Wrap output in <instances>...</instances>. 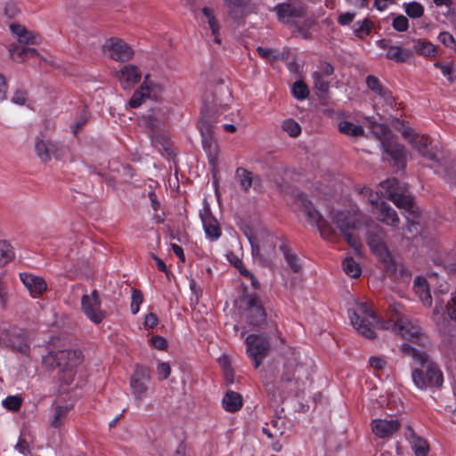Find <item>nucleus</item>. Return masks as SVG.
I'll use <instances>...</instances> for the list:
<instances>
[{"mask_svg": "<svg viewBox=\"0 0 456 456\" xmlns=\"http://www.w3.org/2000/svg\"><path fill=\"white\" fill-rule=\"evenodd\" d=\"M418 349L408 343L400 346V350L405 356L412 358L420 368L413 369L411 378L414 385L419 389L428 387H441L444 382L443 373L438 366L430 360L425 348Z\"/></svg>", "mask_w": 456, "mask_h": 456, "instance_id": "1", "label": "nucleus"}, {"mask_svg": "<svg viewBox=\"0 0 456 456\" xmlns=\"http://www.w3.org/2000/svg\"><path fill=\"white\" fill-rule=\"evenodd\" d=\"M388 320H379L378 329L392 330L403 338L420 347L428 348L431 342L417 323L413 322L401 311L400 304L390 305L387 313Z\"/></svg>", "mask_w": 456, "mask_h": 456, "instance_id": "2", "label": "nucleus"}, {"mask_svg": "<svg viewBox=\"0 0 456 456\" xmlns=\"http://www.w3.org/2000/svg\"><path fill=\"white\" fill-rule=\"evenodd\" d=\"M385 231L379 225L370 227L366 232V242L371 252L383 264L385 273L394 280L410 278V272L397 263L384 241Z\"/></svg>", "mask_w": 456, "mask_h": 456, "instance_id": "3", "label": "nucleus"}, {"mask_svg": "<svg viewBox=\"0 0 456 456\" xmlns=\"http://www.w3.org/2000/svg\"><path fill=\"white\" fill-rule=\"evenodd\" d=\"M310 369L296 357L288 358L282 367L279 385L295 395L303 393L310 381Z\"/></svg>", "mask_w": 456, "mask_h": 456, "instance_id": "4", "label": "nucleus"}, {"mask_svg": "<svg viewBox=\"0 0 456 456\" xmlns=\"http://www.w3.org/2000/svg\"><path fill=\"white\" fill-rule=\"evenodd\" d=\"M219 112L214 106L204 103L198 122L203 149L208 154L209 164L214 167L216 166L218 155V146L214 140L215 124L217 122Z\"/></svg>", "mask_w": 456, "mask_h": 456, "instance_id": "5", "label": "nucleus"}, {"mask_svg": "<svg viewBox=\"0 0 456 456\" xmlns=\"http://www.w3.org/2000/svg\"><path fill=\"white\" fill-rule=\"evenodd\" d=\"M82 359L83 354L81 351L65 349L50 352L44 357V362L52 368H60L64 372L61 379L64 383L69 384L74 376L73 369L82 362Z\"/></svg>", "mask_w": 456, "mask_h": 456, "instance_id": "6", "label": "nucleus"}, {"mask_svg": "<svg viewBox=\"0 0 456 456\" xmlns=\"http://www.w3.org/2000/svg\"><path fill=\"white\" fill-rule=\"evenodd\" d=\"M360 213L359 211L353 213L341 211L334 214L331 217L345 240L354 249H357L361 244L358 237L354 236L353 232L358 230L362 224H367L368 221H370V218H367Z\"/></svg>", "mask_w": 456, "mask_h": 456, "instance_id": "7", "label": "nucleus"}, {"mask_svg": "<svg viewBox=\"0 0 456 456\" xmlns=\"http://www.w3.org/2000/svg\"><path fill=\"white\" fill-rule=\"evenodd\" d=\"M348 314L352 325L359 334L370 339L375 338L373 325L376 323L378 327L379 319L366 303H361L354 310H349Z\"/></svg>", "mask_w": 456, "mask_h": 456, "instance_id": "8", "label": "nucleus"}, {"mask_svg": "<svg viewBox=\"0 0 456 456\" xmlns=\"http://www.w3.org/2000/svg\"><path fill=\"white\" fill-rule=\"evenodd\" d=\"M275 11L277 12V16L279 20L281 22L294 26L295 30L292 31L293 34L298 33L303 38H308V26L310 23L308 21H304L301 24L297 19L304 18L305 16V9L301 5H296L293 4H281L275 7Z\"/></svg>", "mask_w": 456, "mask_h": 456, "instance_id": "9", "label": "nucleus"}, {"mask_svg": "<svg viewBox=\"0 0 456 456\" xmlns=\"http://www.w3.org/2000/svg\"><path fill=\"white\" fill-rule=\"evenodd\" d=\"M296 204L305 214L308 222L317 226L321 236L330 240L335 235V231L331 225L323 218L321 213L314 207L313 203L304 193H299L296 198Z\"/></svg>", "mask_w": 456, "mask_h": 456, "instance_id": "10", "label": "nucleus"}, {"mask_svg": "<svg viewBox=\"0 0 456 456\" xmlns=\"http://www.w3.org/2000/svg\"><path fill=\"white\" fill-rule=\"evenodd\" d=\"M385 191V197L395 203L399 208H403L410 213H416L413 198L408 193L404 185H401L395 178L387 179L380 183Z\"/></svg>", "mask_w": 456, "mask_h": 456, "instance_id": "11", "label": "nucleus"}, {"mask_svg": "<svg viewBox=\"0 0 456 456\" xmlns=\"http://www.w3.org/2000/svg\"><path fill=\"white\" fill-rule=\"evenodd\" d=\"M72 289L82 290L84 295L81 298V310L83 314L94 323H101L106 317V314L102 310V301L99 292L94 289L90 294L86 293V289L81 284H76Z\"/></svg>", "mask_w": 456, "mask_h": 456, "instance_id": "12", "label": "nucleus"}, {"mask_svg": "<svg viewBox=\"0 0 456 456\" xmlns=\"http://www.w3.org/2000/svg\"><path fill=\"white\" fill-rule=\"evenodd\" d=\"M247 354L251 359L253 366L257 369L263 361L269 356L272 346L268 336L250 334L245 339Z\"/></svg>", "mask_w": 456, "mask_h": 456, "instance_id": "13", "label": "nucleus"}, {"mask_svg": "<svg viewBox=\"0 0 456 456\" xmlns=\"http://www.w3.org/2000/svg\"><path fill=\"white\" fill-rule=\"evenodd\" d=\"M360 193L363 197H368V201L372 205L376 206L377 208V219L393 227H397L400 222L396 211L387 202H379V197L377 193H374L370 188L363 187Z\"/></svg>", "mask_w": 456, "mask_h": 456, "instance_id": "14", "label": "nucleus"}, {"mask_svg": "<svg viewBox=\"0 0 456 456\" xmlns=\"http://www.w3.org/2000/svg\"><path fill=\"white\" fill-rule=\"evenodd\" d=\"M0 340L6 346L22 355L28 356L30 353V338L28 332L23 329L11 327L8 330H4L0 333Z\"/></svg>", "mask_w": 456, "mask_h": 456, "instance_id": "15", "label": "nucleus"}, {"mask_svg": "<svg viewBox=\"0 0 456 456\" xmlns=\"http://www.w3.org/2000/svg\"><path fill=\"white\" fill-rule=\"evenodd\" d=\"M402 135L418 151L424 158L434 161L437 166H444V160L436 156L433 149H428L431 139L428 135L417 134L412 128L406 127L402 131Z\"/></svg>", "mask_w": 456, "mask_h": 456, "instance_id": "16", "label": "nucleus"}, {"mask_svg": "<svg viewBox=\"0 0 456 456\" xmlns=\"http://www.w3.org/2000/svg\"><path fill=\"white\" fill-rule=\"evenodd\" d=\"M35 151L40 161L46 164L52 159L61 160L69 152V148L60 142L37 138L35 143Z\"/></svg>", "mask_w": 456, "mask_h": 456, "instance_id": "17", "label": "nucleus"}, {"mask_svg": "<svg viewBox=\"0 0 456 456\" xmlns=\"http://www.w3.org/2000/svg\"><path fill=\"white\" fill-rule=\"evenodd\" d=\"M245 299L248 324L257 328L268 326L266 322V313L258 297L255 294H248L245 296Z\"/></svg>", "mask_w": 456, "mask_h": 456, "instance_id": "18", "label": "nucleus"}, {"mask_svg": "<svg viewBox=\"0 0 456 456\" xmlns=\"http://www.w3.org/2000/svg\"><path fill=\"white\" fill-rule=\"evenodd\" d=\"M151 380V370L142 365H137L130 379V387L134 399L141 402L146 395L147 383Z\"/></svg>", "mask_w": 456, "mask_h": 456, "instance_id": "19", "label": "nucleus"}, {"mask_svg": "<svg viewBox=\"0 0 456 456\" xmlns=\"http://www.w3.org/2000/svg\"><path fill=\"white\" fill-rule=\"evenodd\" d=\"M103 52L109 56L120 62L131 60L134 56V50L123 40L118 38L108 39L102 46Z\"/></svg>", "mask_w": 456, "mask_h": 456, "instance_id": "20", "label": "nucleus"}, {"mask_svg": "<svg viewBox=\"0 0 456 456\" xmlns=\"http://www.w3.org/2000/svg\"><path fill=\"white\" fill-rule=\"evenodd\" d=\"M200 216L208 238L212 240H217L221 234V228L216 217L213 216L208 202L204 200L203 209L200 212Z\"/></svg>", "mask_w": 456, "mask_h": 456, "instance_id": "21", "label": "nucleus"}, {"mask_svg": "<svg viewBox=\"0 0 456 456\" xmlns=\"http://www.w3.org/2000/svg\"><path fill=\"white\" fill-rule=\"evenodd\" d=\"M116 77L123 89L129 90L141 80L142 71L136 65L126 64L116 72Z\"/></svg>", "mask_w": 456, "mask_h": 456, "instance_id": "22", "label": "nucleus"}, {"mask_svg": "<svg viewBox=\"0 0 456 456\" xmlns=\"http://www.w3.org/2000/svg\"><path fill=\"white\" fill-rule=\"evenodd\" d=\"M381 148L385 153L393 159L394 165L398 170L404 168L405 149L402 144L393 140V138L386 139L382 141Z\"/></svg>", "mask_w": 456, "mask_h": 456, "instance_id": "23", "label": "nucleus"}, {"mask_svg": "<svg viewBox=\"0 0 456 456\" xmlns=\"http://www.w3.org/2000/svg\"><path fill=\"white\" fill-rule=\"evenodd\" d=\"M401 422L397 419H377L371 422L372 432L380 438L393 436L399 430Z\"/></svg>", "mask_w": 456, "mask_h": 456, "instance_id": "24", "label": "nucleus"}, {"mask_svg": "<svg viewBox=\"0 0 456 456\" xmlns=\"http://www.w3.org/2000/svg\"><path fill=\"white\" fill-rule=\"evenodd\" d=\"M155 86L151 80H150V75L144 76V80L141 86L134 92L132 97L129 100V106L131 108L140 107L147 98H151V94L154 92Z\"/></svg>", "mask_w": 456, "mask_h": 456, "instance_id": "25", "label": "nucleus"}, {"mask_svg": "<svg viewBox=\"0 0 456 456\" xmlns=\"http://www.w3.org/2000/svg\"><path fill=\"white\" fill-rule=\"evenodd\" d=\"M20 280L31 294L40 295L47 289L43 278L29 273H20Z\"/></svg>", "mask_w": 456, "mask_h": 456, "instance_id": "26", "label": "nucleus"}, {"mask_svg": "<svg viewBox=\"0 0 456 456\" xmlns=\"http://www.w3.org/2000/svg\"><path fill=\"white\" fill-rule=\"evenodd\" d=\"M202 13L205 16V18L207 19V22L211 30L212 36L214 37L215 43L217 45H220L221 44V38H220V33H219L220 32V24L214 13V10L209 7H203Z\"/></svg>", "mask_w": 456, "mask_h": 456, "instance_id": "27", "label": "nucleus"}, {"mask_svg": "<svg viewBox=\"0 0 456 456\" xmlns=\"http://www.w3.org/2000/svg\"><path fill=\"white\" fill-rule=\"evenodd\" d=\"M223 406L225 411L235 412L242 406V397L239 393L233 391H227L223 398Z\"/></svg>", "mask_w": 456, "mask_h": 456, "instance_id": "28", "label": "nucleus"}, {"mask_svg": "<svg viewBox=\"0 0 456 456\" xmlns=\"http://www.w3.org/2000/svg\"><path fill=\"white\" fill-rule=\"evenodd\" d=\"M9 52L12 59H20V61H26L30 58L37 57L38 55L37 51L35 48L20 46V45H11Z\"/></svg>", "mask_w": 456, "mask_h": 456, "instance_id": "29", "label": "nucleus"}, {"mask_svg": "<svg viewBox=\"0 0 456 456\" xmlns=\"http://www.w3.org/2000/svg\"><path fill=\"white\" fill-rule=\"evenodd\" d=\"M414 286L416 293L419 294L421 302L425 305L430 306L432 304V297L428 289L427 280L422 277H417L414 281Z\"/></svg>", "mask_w": 456, "mask_h": 456, "instance_id": "30", "label": "nucleus"}, {"mask_svg": "<svg viewBox=\"0 0 456 456\" xmlns=\"http://www.w3.org/2000/svg\"><path fill=\"white\" fill-rule=\"evenodd\" d=\"M408 429L411 436V447L416 454V456H428V452L429 451V446L424 438L417 436L411 427H408Z\"/></svg>", "mask_w": 456, "mask_h": 456, "instance_id": "31", "label": "nucleus"}, {"mask_svg": "<svg viewBox=\"0 0 456 456\" xmlns=\"http://www.w3.org/2000/svg\"><path fill=\"white\" fill-rule=\"evenodd\" d=\"M280 250L283 253L285 261L289 268L294 273H299L302 269V265L298 256L284 243L280 245Z\"/></svg>", "mask_w": 456, "mask_h": 456, "instance_id": "32", "label": "nucleus"}, {"mask_svg": "<svg viewBox=\"0 0 456 456\" xmlns=\"http://www.w3.org/2000/svg\"><path fill=\"white\" fill-rule=\"evenodd\" d=\"M235 178L244 192H248L253 185V173L244 167L236 169Z\"/></svg>", "mask_w": 456, "mask_h": 456, "instance_id": "33", "label": "nucleus"}, {"mask_svg": "<svg viewBox=\"0 0 456 456\" xmlns=\"http://www.w3.org/2000/svg\"><path fill=\"white\" fill-rule=\"evenodd\" d=\"M414 51L425 57H433L436 53V46L429 41L412 39Z\"/></svg>", "mask_w": 456, "mask_h": 456, "instance_id": "34", "label": "nucleus"}, {"mask_svg": "<svg viewBox=\"0 0 456 456\" xmlns=\"http://www.w3.org/2000/svg\"><path fill=\"white\" fill-rule=\"evenodd\" d=\"M412 56V52L400 46L392 45L387 53V58L395 62H406Z\"/></svg>", "mask_w": 456, "mask_h": 456, "instance_id": "35", "label": "nucleus"}, {"mask_svg": "<svg viewBox=\"0 0 456 456\" xmlns=\"http://www.w3.org/2000/svg\"><path fill=\"white\" fill-rule=\"evenodd\" d=\"M70 408L67 405H58L54 408L51 427L53 428H61L67 419Z\"/></svg>", "mask_w": 456, "mask_h": 456, "instance_id": "36", "label": "nucleus"}, {"mask_svg": "<svg viewBox=\"0 0 456 456\" xmlns=\"http://www.w3.org/2000/svg\"><path fill=\"white\" fill-rule=\"evenodd\" d=\"M338 129L342 134L352 136H361L364 134V130L361 126H355L348 121H341L338 124Z\"/></svg>", "mask_w": 456, "mask_h": 456, "instance_id": "37", "label": "nucleus"}, {"mask_svg": "<svg viewBox=\"0 0 456 456\" xmlns=\"http://www.w3.org/2000/svg\"><path fill=\"white\" fill-rule=\"evenodd\" d=\"M373 28V22L368 19L362 21H357L354 25V33L357 37L363 38L367 37Z\"/></svg>", "mask_w": 456, "mask_h": 456, "instance_id": "38", "label": "nucleus"}, {"mask_svg": "<svg viewBox=\"0 0 456 456\" xmlns=\"http://www.w3.org/2000/svg\"><path fill=\"white\" fill-rule=\"evenodd\" d=\"M343 269L352 278H358L361 275V268L353 257H346L343 261Z\"/></svg>", "mask_w": 456, "mask_h": 456, "instance_id": "39", "label": "nucleus"}, {"mask_svg": "<svg viewBox=\"0 0 456 456\" xmlns=\"http://www.w3.org/2000/svg\"><path fill=\"white\" fill-rule=\"evenodd\" d=\"M160 111L159 108H154L142 116L143 121L150 129L154 130L158 126Z\"/></svg>", "mask_w": 456, "mask_h": 456, "instance_id": "40", "label": "nucleus"}, {"mask_svg": "<svg viewBox=\"0 0 456 456\" xmlns=\"http://www.w3.org/2000/svg\"><path fill=\"white\" fill-rule=\"evenodd\" d=\"M281 127L290 137H297L301 133V127L298 123L291 118L285 119L282 122Z\"/></svg>", "mask_w": 456, "mask_h": 456, "instance_id": "41", "label": "nucleus"}, {"mask_svg": "<svg viewBox=\"0 0 456 456\" xmlns=\"http://www.w3.org/2000/svg\"><path fill=\"white\" fill-rule=\"evenodd\" d=\"M292 94L298 100L307 98L309 90L305 83L301 80L296 81L292 86Z\"/></svg>", "mask_w": 456, "mask_h": 456, "instance_id": "42", "label": "nucleus"}, {"mask_svg": "<svg viewBox=\"0 0 456 456\" xmlns=\"http://www.w3.org/2000/svg\"><path fill=\"white\" fill-rule=\"evenodd\" d=\"M313 78L314 83V88L323 94H328L330 89V83L322 78V73L317 71L314 72Z\"/></svg>", "mask_w": 456, "mask_h": 456, "instance_id": "43", "label": "nucleus"}, {"mask_svg": "<svg viewBox=\"0 0 456 456\" xmlns=\"http://www.w3.org/2000/svg\"><path fill=\"white\" fill-rule=\"evenodd\" d=\"M406 14L413 19L420 18L424 13L423 6L418 2H411L405 5Z\"/></svg>", "mask_w": 456, "mask_h": 456, "instance_id": "44", "label": "nucleus"}, {"mask_svg": "<svg viewBox=\"0 0 456 456\" xmlns=\"http://www.w3.org/2000/svg\"><path fill=\"white\" fill-rule=\"evenodd\" d=\"M371 128L376 137L380 140V143L383 140L392 138L389 129L385 125L371 123Z\"/></svg>", "mask_w": 456, "mask_h": 456, "instance_id": "45", "label": "nucleus"}, {"mask_svg": "<svg viewBox=\"0 0 456 456\" xmlns=\"http://www.w3.org/2000/svg\"><path fill=\"white\" fill-rule=\"evenodd\" d=\"M89 112L86 107H84V109L80 112L77 121L72 126V132L75 135H77L78 132L83 128V126L86 124V122L89 120Z\"/></svg>", "mask_w": 456, "mask_h": 456, "instance_id": "46", "label": "nucleus"}, {"mask_svg": "<svg viewBox=\"0 0 456 456\" xmlns=\"http://www.w3.org/2000/svg\"><path fill=\"white\" fill-rule=\"evenodd\" d=\"M143 295L140 289H134L132 291L131 312L136 314L139 311L140 305L142 303Z\"/></svg>", "mask_w": 456, "mask_h": 456, "instance_id": "47", "label": "nucleus"}, {"mask_svg": "<svg viewBox=\"0 0 456 456\" xmlns=\"http://www.w3.org/2000/svg\"><path fill=\"white\" fill-rule=\"evenodd\" d=\"M21 403L20 397L9 395L4 400L3 405L8 410L18 411L20 408Z\"/></svg>", "mask_w": 456, "mask_h": 456, "instance_id": "48", "label": "nucleus"}, {"mask_svg": "<svg viewBox=\"0 0 456 456\" xmlns=\"http://www.w3.org/2000/svg\"><path fill=\"white\" fill-rule=\"evenodd\" d=\"M393 28L399 32H404L409 28V20L403 15H398L393 20Z\"/></svg>", "mask_w": 456, "mask_h": 456, "instance_id": "49", "label": "nucleus"}, {"mask_svg": "<svg viewBox=\"0 0 456 456\" xmlns=\"http://www.w3.org/2000/svg\"><path fill=\"white\" fill-rule=\"evenodd\" d=\"M18 41L20 44L23 45H37L40 42L39 36L28 30L23 33V35L18 38Z\"/></svg>", "mask_w": 456, "mask_h": 456, "instance_id": "50", "label": "nucleus"}, {"mask_svg": "<svg viewBox=\"0 0 456 456\" xmlns=\"http://www.w3.org/2000/svg\"><path fill=\"white\" fill-rule=\"evenodd\" d=\"M435 67L439 69L444 76L447 77L450 83H453L456 79L455 77L452 76L453 72V64L450 63L447 65L441 64L440 62L435 63Z\"/></svg>", "mask_w": 456, "mask_h": 456, "instance_id": "51", "label": "nucleus"}, {"mask_svg": "<svg viewBox=\"0 0 456 456\" xmlns=\"http://www.w3.org/2000/svg\"><path fill=\"white\" fill-rule=\"evenodd\" d=\"M256 51L261 57H263L270 61H276L279 58V54L277 53V52L271 48H265L262 46H258L256 48Z\"/></svg>", "mask_w": 456, "mask_h": 456, "instance_id": "52", "label": "nucleus"}, {"mask_svg": "<svg viewBox=\"0 0 456 456\" xmlns=\"http://www.w3.org/2000/svg\"><path fill=\"white\" fill-rule=\"evenodd\" d=\"M438 39L444 46L456 49V40L449 32H441L438 36Z\"/></svg>", "mask_w": 456, "mask_h": 456, "instance_id": "53", "label": "nucleus"}, {"mask_svg": "<svg viewBox=\"0 0 456 456\" xmlns=\"http://www.w3.org/2000/svg\"><path fill=\"white\" fill-rule=\"evenodd\" d=\"M268 424L276 437L283 434L284 421L280 417L273 418Z\"/></svg>", "mask_w": 456, "mask_h": 456, "instance_id": "54", "label": "nucleus"}, {"mask_svg": "<svg viewBox=\"0 0 456 456\" xmlns=\"http://www.w3.org/2000/svg\"><path fill=\"white\" fill-rule=\"evenodd\" d=\"M171 373V367L167 362H159L157 365V374L159 380L167 379Z\"/></svg>", "mask_w": 456, "mask_h": 456, "instance_id": "55", "label": "nucleus"}, {"mask_svg": "<svg viewBox=\"0 0 456 456\" xmlns=\"http://www.w3.org/2000/svg\"><path fill=\"white\" fill-rule=\"evenodd\" d=\"M366 84L369 89L375 92L377 94L384 88L380 84L379 78L373 75H369L366 78Z\"/></svg>", "mask_w": 456, "mask_h": 456, "instance_id": "56", "label": "nucleus"}, {"mask_svg": "<svg viewBox=\"0 0 456 456\" xmlns=\"http://www.w3.org/2000/svg\"><path fill=\"white\" fill-rule=\"evenodd\" d=\"M228 8V16L234 20H239L244 16L243 6H226Z\"/></svg>", "mask_w": 456, "mask_h": 456, "instance_id": "57", "label": "nucleus"}, {"mask_svg": "<svg viewBox=\"0 0 456 456\" xmlns=\"http://www.w3.org/2000/svg\"><path fill=\"white\" fill-rule=\"evenodd\" d=\"M151 342L152 346L158 350H164L167 346V340L159 335L152 336Z\"/></svg>", "mask_w": 456, "mask_h": 456, "instance_id": "58", "label": "nucleus"}, {"mask_svg": "<svg viewBox=\"0 0 456 456\" xmlns=\"http://www.w3.org/2000/svg\"><path fill=\"white\" fill-rule=\"evenodd\" d=\"M370 365L375 370H382L387 364V361L384 358L379 356H371L369 360Z\"/></svg>", "mask_w": 456, "mask_h": 456, "instance_id": "59", "label": "nucleus"}, {"mask_svg": "<svg viewBox=\"0 0 456 456\" xmlns=\"http://www.w3.org/2000/svg\"><path fill=\"white\" fill-rule=\"evenodd\" d=\"M26 100L27 92L23 90H17L12 97V102L20 105L25 104Z\"/></svg>", "mask_w": 456, "mask_h": 456, "instance_id": "60", "label": "nucleus"}, {"mask_svg": "<svg viewBox=\"0 0 456 456\" xmlns=\"http://www.w3.org/2000/svg\"><path fill=\"white\" fill-rule=\"evenodd\" d=\"M158 322V316L153 313H150L145 316L144 325L149 329H153L157 326Z\"/></svg>", "mask_w": 456, "mask_h": 456, "instance_id": "61", "label": "nucleus"}, {"mask_svg": "<svg viewBox=\"0 0 456 456\" xmlns=\"http://www.w3.org/2000/svg\"><path fill=\"white\" fill-rule=\"evenodd\" d=\"M378 94L382 98L384 99V101L389 105V106H393V103L395 102V99L394 97L392 96V93L387 89V88H383L381 90V92H379Z\"/></svg>", "mask_w": 456, "mask_h": 456, "instance_id": "62", "label": "nucleus"}, {"mask_svg": "<svg viewBox=\"0 0 456 456\" xmlns=\"http://www.w3.org/2000/svg\"><path fill=\"white\" fill-rule=\"evenodd\" d=\"M227 257H228L229 261L231 262V264H232L240 271V273H241V270H246L243 267L242 261L237 256H235L233 253L228 254Z\"/></svg>", "mask_w": 456, "mask_h": 456, "instance_id": "63", "label": "nucleus"}, {"mask_svg": "<svg viewBox=\"0 0 456 456\" xmlns=\"http://www.w3.org/2000/svg\"><path fill=\"white\" fill-rule=\"evenodd\" d=\"M354 18V13L345 12L338 17V23L342 26L348 25L353 21Z\"/></svg>", "mask_w": 456, "mask_h": 456, "instance_id": "64", "label": "nucleus"}]
</instances>
